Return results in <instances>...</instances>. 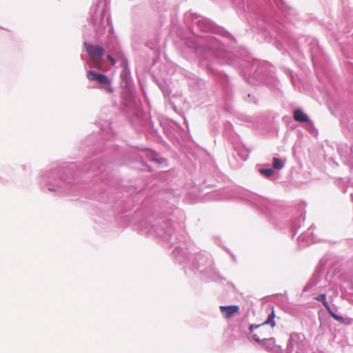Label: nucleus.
Masks as SVG:
<instances>
[{
    "label": "nucleus",
    "mask_w": 353,
    "mask_h": 353,
    "mask_svg": "<svg viewBox=\"0 0 353 353\" xmlns=\"http://www.w3.org/2000/svg\"><path fill=\"white\" fill-rule=\"evenodd\" d=\"M274 318V311L272 310V312L268 315V319L262 324L258 325H251L250 326L249 329L252 332H253L255 329L258 330L257 332L254 333L252 336L255 341H261L268 339L270 333V332H265L263 327L265 325L270 324L272 328H273L275 326Z\"/></svg>",
    "instance_id": "f257e3e1"
},
{
    "label": "nucleus",
    "mask_w": 353,
    "mask_h": 353,
    "mask_svg": "<svg viewBox=\"0 0 353 353\" xmlns=\"http://www.w3.org/2000/svg\"><path fill=\"white\" fill-rule=\"evenodd\" d=\"M85 46L86 47V50L90 58L92 59L94 63H95L96 66L100 69L101 68V63L99 61V58H100L104 52L103 49L97 46H93L91 44L85 43Z\"/></svg>",
    "instance_id": "f03ea898"
},
{
    "label": "nucleus",
    "mask_w": 353,
    "mask_h": 353,
    "mask_svg": "<svg viewBox=\"0 0 353 353\" xmlns=\"http://www.w3.org/2000/svg\"><path fill=\"white\" fill-rule=\"evenodd\" d=\"M87 77L90 81H97L101 85H108L107 90L109 92H112V89L110 86V80L105 75L89 70L87 72Z\"/></svg>",
    "instance_id": "7ed1b4c3"
},
{
    "label": "nucleus",
    "mask_w": 353,
    "mask_h": 353,
    "mask_svg": "<svg viewBox=\"0 0 353 353\" xmlns=\"http://www.w3.org/2000/svg\"><path fill=\"white\" fill-rule=\"evenodd\" d=\"M220 310L223 316L228 319L238 314L240 308L238 305L220 306Z\"/></svg>",
    "instance_id": "20e7f679"
},
{
    "label": "nucleus",
    "mask_w": 353,
    "mask_h": 353,
    "mask_svg": "<svg viewBox=\"0 0 353 353\" xmlns=\"http://www.w3.org/2000/svg\"><path fill=\"white\" fill-rule=\"evenodd\" d=\"M294 119L299 122H307L309 117L301 109H297L294 112Z\"/></svg>",
    "instance_id": "39448f33"
},
{
    "label": "nucleus",
    "mask_w": 353,
    "mask_h": 353,
    "mask_svg": "<svg viewBox=\"0 0 353 353\" xmlns=\"http://www.w3.org/2000/svg\"><path fill=\"white\" fill-rule=\"evenodd\" d=\"M316 299L319 301H321L324 305V307L327 309V310H330V305L327 301H326V294H321L319 296L316 297Z\"/></svg>",
    "instance_id": "423d86ee"
},
{
    "label": "nucleus",
    "mask_w": 353,
    "mask_h": 353,
    "mask_svg": "<svg viewBox=\"0 0 353 353\" xmlns=\"http://www.w3.org/2000/svg\"><path fill=\"white\" fill-rule=\"evenodd\" d=\"M273 168L274 169H281L283 168V163L280 159L274 157L273 159Z\"/></svg>",
    "instance_id": "0eeeda50"
},
{
    "label": "nucleus",
    "mask_w": 353,
    "mask_h": 353,
    "mask_svg": "<svg viewBox=\"0 0 353 353\" xmlns=\"http://www.w3.org/2000/svg\"><path fill=\"white\" fill-rule=\"evenodd\" d=\"M260 172L262 174L269 177V176H271L273 174L274 170L272 168L261 169L260 170Z\"/></svg>",
    "instance_id": "6e6552de"
},
{
    "label": "nucleus",
    "mask_w": 353,
    "mask_h": 353,
    "mask_svg": "<svg viewBox=\"0 0 353 353\" xmlns=\"http://www.w3.org/2000/svg\"><path fill=\"white\" fill-rule=\"evenodd\" d=\"M330 313V314L336 320H339L340 319V317L339 316H337L336 314H335L332 310L330 308V310H327Z\"/></svg>",
    "instance_id": "1a4fd4ad"
},
{
    "label": "nucleus",
    "mask_w": 353,
    "mask_h": 353,
    "mask_svg": "<svg viewBox=\"0 0 353 353\" xmlns=\"http://www.w3.org/2000/svg\"><path fill=\"white\" fill-rule=\"evenodd\" d=\"M108 59L110 61V62L111 63V64L112 65H115L116 60L113 57H112L110 55H108Z\"/></svg>",
    "instance_id": "9d476101"
},
{
    "label": "nucleus",
    "mask_w": 353,
    "mask_h": 353,
    "mask_svg": "<svg viewBox=\"0 0 353 353\" xmlns=\"http://www.w3.org/2000/svg\"><path fill=\"white\" fill-rule=\"evenodd\" d=\"M150 160H154V158H153V157H150Z\"/></svg>",
    "instance_id": "9b49d317"
}]
</instances>
